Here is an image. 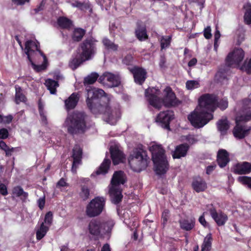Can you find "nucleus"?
Returning a JSON list of instances; mask_svg holds the SVG:
<instances>
[{
    "mask_svg": "<svg viewBox=\"0 0 251 251\" xmlns=\"http://www.w3.org/2000/svg\"><path fill=\"white\" fill-rule=\"evenodd\" d=\"M73 162L72 167V171L75 174L77 169L81 164L82 150L78 145H75L73 151Z\"/></svg>",
    "mask_w": 251,
    "mask_h": 251,
    "instance_id": "16",
    "label": "nucleus"
},
{
    "mask_svg": "<svg viewBox=\"0 0 251 251\" xmlns=\"http://www.w3.org/2000/svg\"><path fill=\"white\" fill-rule=\"evenodd\" d=\"M129 71L133 74L135 82L139 84H142L146 78V72L145 70L137 67H129Z\"/></svg>",
    "mask_w": 251,
    "mask_h": 251,
    "instance_id": "17",
    "label": "nucleus"
},
{
    "mask_svg": "<svg viewBox=\"0 0 251 251\" xmlns=\"http://www.w3.org/2000/svg\"><path fill=\"white\" fill-rule=\"evenodd\" d=\"M239 181L246 184L248 187L251 189V177L246 176H240L238 177Z\"/></svg>",
    "mask_w": 251,
    "mask_h": 251,
    "instance_id": "47",
    "label": "nucleus"
},
{
    "mask_svg": "<svg viewBox=\"0 0 251 251\" xmlns=\"http://www.w3.org/2000/svg\"><path fill=\"white\" fill-rule=\"evenodd\" d=\"M99 75L96 73H92L90 75L85 77L84 80V83L86 84H92L97 80Z\"/></svg>",
    "mask_w": 251,
    "mask_h": 251,
    "instance_id": "37",
    "label": "nucleus"
},
{
    "mask_svg": "<svg viewBox=\"0 0 251 251\" xmlns=\"http://www.w3.org/2000/svg\"><path fill=\"white\" fill-rule=\"evenodd\" d=\"M39 43L36 41L27 40L25 43V51L34 69L40 71L46 68L47 59L39 50Z\"/></svg>",
    "mask_w": 251,
    "mask_h": 251,
    "instance_id": "4",
    "label": "nucleus"
},
{
    "mask_svg": "<svg viewBox=\"0 0 251 251\" xmlns=\"http://www.w3.org/2000/svg\"><path fill=\"white\" fill-rule=\"evenodd\" d=\"M86 90V103L89 108L93 112L98 109L103 114L106 122L110 125L116 124L121 116L119 105L110 106V98L102 89L87 87Z\"/></svg>",
    "mask_w": 251,
    "mask_h": 251,
    "instance_id": "1",
    "label": "nucleus"
},
{
    "mask_svg": "<svg viewBox=\"0 0 251 251\" xmlns=\"http://www.w3.org/2000/svg\"><path fill=\"white\" fill-rule=\"evenodd\" d=\"M57 23L60 27L64 28L70 27L72 24L71 21L65 17H60L58 19Z\"/></svg>",
    "mask_w": 251,
    "mask_h": 251,
    "instance_id": "39",
    "label": "nucleus"
},
{
    "mask_svg": "<svg viewBox=\"0 0 251 251\" xmlns=\"http://www.w3.org/2000/svg\"><path fill=\"white\" fill-rule=\"evenodd\" d=\"M97 41L92 37L87 38L80 45L81 55L87 60L91 59L96 52V43Z\"/></svg>",
    "mask_w": 251,
    "mask_h": 251,
    "instance_id": "12",
    "label": "nucleus"
},
{
    "mask_svg": "<svg viewBox=\"0 0 251 251\" xmlns=\"http://www.w3.org/2000/svg\"><path fill=\"white\" fill-rule=\"evenodd\" d=\"M86 31L82 28H75L73 31L72 38L73 40L78 42L82 39Z\"/></svg>",
    "mask_w": 251,
    "mask_h": 251,
    "instance_id": "31",
    "label": "nucleus"
},
{
    "mask_svg": "<svg viewBox=\"0 0 251 251\" xmlns=\"http://www.w3.org/2000/svg\"><path fill=\"white\" fill-rule=\"evenodd\" d=\"M128 160L130 168L134 172H140L147 167L149 157L145 151L136 149L130 154Z\"/></svg>",
    "mask_w": 251,
    "mask_h": 251,
    "instance_id": "7",
    "label": "nucleus"
},
{
    "mask_svg": "<svg viewBox=\"0 0 251 251\" xmlns=\"http://www.w3.org/2000/svg\"><path fill=\"white\" fill-rule=\"evenodd\" d=\"M52 221V213L51 212H48L45 215L44 224H48L50 226Z\"/></svg>",
    "mask_w": 251,
    "mask_h": 251,
    "instance_id": "48",
    "label": "nucleus"
},
{
    "mask_svg": "<svg viewBox=\"0 0 251 251\" xmlns=\"http://www.w3.org/2000/svg\"><path fill=\"white\" fill-rule=\"evenodd\" d=\"M251 171V163L244 162L238 164L234 168V172L237 174H247Z\"/></svg>",
    "mask_w": 251,
    "mask_h": 251,
    "instance_id": "22",
    "label": "nucleus"
},
{
    "mask_svg": "<svg viewBox=\"0 0 251 251\" xmlns=\"http://www.w3.org/2000/svg\"><path fill=\"white\" fill-rule=\"evenodd\" d=\"M244 8L245 10L244 14V20L245 23L250 25L251 24V3H247L244 6Z\"/></svg>",
    "mask_w": 251,
    "mask_h": 251,
    "instance_id": "33",
    "label": "nucleus"
},
{
    "mask_svg": "<svg viewBox=\"0 0 251 251\" xmlns=\"http://www.w3.org/2000/svg\"><path fill=\"white\" fill-rule=\"evenodd\" d=\"M72 6L74 7H77L80 10L87 9L89 8V5L88 3L81 2L79 1H75L71 3Z\"/></svg>",
    "mask_w": 251,
    "mask_h": 251,
    "instance_id": "43",
    "label": "nucleus"
},
{
    "mask_svg": "<svg viewBox=\"0 0 251 251\" xmlns=\"http://www.w3.org/2000/svg\"><path fill=\"white\" fill-rule=\"evenodd\" d=\"M110 160L108 159H104L99 168L97 170V175L105 174L107 173L110 164Z\"/></svg>",
    "mask_w": 251,
    "mask_h": 251,
    "instance_id": "30",
    "label": "nucleus"
},
{
    "mask_svg": "<svg viewBox=\"0 0 251 251\" xmlns=\"http://www.w3.org/2000/svg\"><path fill=\"white\" fill-rule=\"evenodd\" d=\"M38 107H39V110L40 112V115L42 116H44V104L42 103V102L39 100L38 103Z\"/></svg>",
    "mask_w": 251,
    "mask_h": 251,
    "instance_id": "61",
    "label": "nucleus"
},
{
    "mask_svg": "<svg viewBox=\"0 0 251 251\" xmlns=\"http://www.w3.org/2000/svg\"><path fill=\"white\" fill-rule=\"evenodd\" d=\"M165 63H166V59L164 56H161L160 57V61H159V66L161 68H164L165 67Z\"/></svg>",
    "mask_w": 251,
    "mask_h": 251,
    "instance_id": "62",
    "label": "nucleus"
},
{
    "mask_svg": "<svg viewBox=\"0 0 251 251\" xmlns=\"http://www.w3.org/2000/svg\"><path fill=\"white\" fill-rule=\"evenodd\" d=\"M136 35L140 41H143L148 38L146 29L145 27H138L135 31Z\"/></svg>",
    "mask_w": 251,
    "mask_h": 251,
    "instance_id": "36",
    "label": "nucleus"
},
{
    "mask_svg": "<svg viewBox=\"0 0 251 251\" xmlns=\"http://www.w3.org/2000/svg\"><path fill=\"white\" fill-rule=\"evenodd\" d=\"M67 186H68V184L63 178H61L56 184V186L57 187H65Z\"/></svg>",
    "mask_w": 251,
    "mask_h": 251,
    "instance_id": "57",
    "label": "nucleus"
},
{
    "mask_svg": "<svg viewBox=\"0 0 251 251\" xmlns=\"http://www.w3.org/2000/svg\"><path fill=\"white\" fill-rule=\"evenodd\" d=\"M90 195V190L85 185H82L81 187V191L79 193V196L84 201L89 198Z\"/></svg>",
    "mask_w": 251,
    "mask_h": 251,
    "instance_id": "40",
    "label": "nucleus"
},
{
    "mask_svg": "<svg viewBox=\"0 0 251 251\" xmlns=\"http://www.w3.org/2000/svg\"><path fill=\"white\" fill-rule=\"evenodd\" d=\"M210 213L212 218L219 226L225 225L227 220L226 215L222 212L217 213L214 209H210Z\"/></svg>",
    "mask_w": 251,
    "mask_h": 251,
    "instance_id": "19",
    "label": "nucleus"
},
{
    "mask_svg": "<svg viewBox=\"0 0 251 251\" xmlns=\"http://www.w3.org/2000/svg\"><path fill=\"white\" fill-rule=\"evenodd\" d=\"M199 221L200 223L204 227H206L208 226V224L207 223L206 221L205 220L204 217V213L200 217L199 219Z\"/></svg>",
    "mask_w": 251,
    "mask_h": 251,
    "instance_id": "60",
    "label": "nucleus"
},
{
    "mask_svg": "<svg viewBox=\"0 0 251 251\" xmlns=\"http://www.w3.org/2000/svg\"><path fill=\"white\" fill-rule=\"evenodd\" d=\"M217 127L222 134H225L229 127L228 121L226 118L220 120L217 123Z\"/></svg>",
    "mask_w": 251,
    "mask_h": 251,
    "instance_id": "29",
    "label": "nucleus"
},
{
    "mask_svg": "<svg viewBox=\"0 0 251 251\" xmlns=\"http://www.w3.org/2000/svg\"><path fill=\"white\" fill-rule=\"evenodd\" d=\"M13 193L17 197L23 196L25 198H26L28 196V194L24 191L23 188L20 186H17L14 188Z\"/></svg>",
    "mask_w": 251,
    "mask_h": 251,
    "instance_id": "42",
    "label": "nucleus"
},
{
    "mask_svg": "<svg viewBox=\"0 0 251 251\" xmlns=\"http://www.w3.org/2000/svg\"><path fill=\"white\" fill-rule=\"evenodd\" d=\"M211 27L209 26H207L203 31V35L204 37L206 39H210L211 37Z\"/></svg>",
    "mask_w": 251,
    "mask_h": 251,
    "instance_id": "50",
    "label": "nucleus"
},
{
    "mask_svg": "<svg viewBox=\"0 0 251 251\" xmlns=\"http://www.w3.org/2000/svg\"><path fill=\"white\" fill-rule=\"evenodd\" d=\"M0 193L3 196H6L8 194L6 185L2 183H0Z\"/></svg>",
    "mask_w": 251,
    "mask_h": 251,
    "instance_id": "54",
    "label": "nucleus"
},
{
    "mask_svg": "<svg viewBox=\"0 0 251 251\" xmlns=\"http://www.w3.org/2000/svg\"><path fill=\"white\" fill-rule=\"evenodd\" d=\"M174 118V112L170 110L162 111L158 114L156 118V122L166 129H170V122Z\"/></svg>",
    "mask_w": 251,
    "mask_h": 251,
    "instance_id": "15",
    "label": "nucleus"
},
{
    "mask_svg": "<svg viewBox=\"0 0 251 251\" xmlns=\"http://www.w3.org/2000/svg\"><path fill=\"white\" fill-rule=\"evenodd\" d=\"M217 97L205 94L199 99V106L190 114L188 119L196 128H201L213 119L212 114L217 108Z\"/></svg>",
    "mask_w": 251,
    "mask_h": 251,
    "instance_id": "2",
    "label": "nucleus"
},
{
    "mask_svg": "<svg viewBox=\"0 0 251 251\" xmlns=\"http://www.w3.org/2000/svg\"><path fill=\"white\" fill-rule=\"evenodd\" d=\"M152 159L154 164L155 171L158 175H163L168 169V163L165 154V150L161 145L153 143L150 147Z\"/></svg>",
    "mask_w": 251,
    "mask_h": 251,
    "instance_id": "5",
    "label": "nucleus"
},
{
    "mask_svg": "<svg viewBox=\"0 0 251 251\" xmlns=\"http://www.w3.org/2000/svg\"><path fill=\"white\" fill-rule=\"evenodd\" d=\"M114 225L113 221H109L104 223L99 220H93L90 222L88 229L92 235L97 238L103 234H107L109 236Z\"/></svg>",
    "mask_w": 251,
    "mask_h": 251,
    "instance_id": "9",
    "label": "nucleus"
},
{
    "mask_svg": "<svg viewBox=\"0 0 251 251\" xmlns=\"http://www.w3.org/2000/svg\"><path fill=\"white\" fill-rule=\"evenodd\" d=\"M86 116L82 112H75L68 117L64 126L68 128V131L71 133L83 131L86 127Z\"/></svg>",
    "mask_w": 251,
    "mask_h": 251,
    "instance_id": "8",
    "label": "nucleus"
},
{
    "mask_svg": "<svg viewBox=\"0 0 251 251\" xmlns=\"http://www.w3.org/2000/svg\"><path fill=\"white\" fill-rule=\"evenodd\" d=\"M192 186L194 190L198 193L204 191L207 188L205 181L199 177L194 179Z\"/></svg>",
    "mask_w": 251,
    "mask_h": 251,
    "instance_id": "21",
    "label": "nucleus"
},
{
    "mask_svg": "<svg viewBox=\"0 0 251 251\" xmlns=\"http://www.w3.org/2000/svg\"><path fill=\"white\" fill-rule=\"evenodd\" d=\"M171 36H162L160 39L161 48L162 50L168 48L171 43Z\"/></svg>",
    "mask_w": 251,
    "mask_h": 251,
    "instance_id": "41",
    "label": "nucleus"
},
{
    "mask_svg": "<svg viewBox=\"0 0 251 251\" xmlns=\"http://www.w3.org/2000/svg\"><path fill=\"white\" fill-rule=\"evenodd\" d=\"M102 6H109L111 3V0H97Z\"/></svg>",
    "mask_w": 251,
    "mask_h": 251,
    "instance_id": "58",
    "label": "nucleus"
},
{
    "mask_svg": "<svg viewBox=\"0 0 251 251\" xmlns=\"http://www.w3.org/2000/svg\"><path fill=\"white\" fill-rule=\"evenodd\" d=\"M217 107H219L221 109L225 110L228 106V101L227 99L224 98L219 101L218 99L217 98Z\"/></svg>",
    "mask_w": 251,
    "mask_h": 251,
    "instance_id": "45",
    "label": "nucleus"
},
{
    "mask_svg": "<svg viewBox=\"0 0 251 251\" xmlns=\"http://www.w3.org/2000/svg\"><path fill=\"white\" fill-rule=\"evenodd\" d=\"M145 97L151 106L159 109L162 105L166 106H174L177 103L175 93L170 87H166L163 92V97L160 91L156 88H149L145 91Z\"/></svg>",
    "mask_w": 251,
    "mask_h": 251,
    "instance_id": "3",
    "label": "nucleus"
},
{
    "mask_svg": "<svg viewBox=\"0 0 251 251\" xmlns=\"http://www.w3.org/2000/svg\"><path fill=\"white\" fill-rule=\"evenodd\" d=\"M179 223L180 227L182 229L186 231H189L191 230L194 227L195 219H184L180 221Z\"/></svg>",
    "mask_w": 251,
    "mask_h": 251,
    "instance_id": "27",
    "label": "nucleus"
},
{
    "mask_svg": "<svg viewBox=\"0 0 251 251\" xmlns=\"http://www.w3.org/2000/svg\"><path fill=\"white\" fill-rule=\"evenodd\" d=\"M13 118V116L11 115L3 116L2 123L9 124L12 121Z\"/></svg>",
    "mask_w": 251,
    "mask_h": 251,
    "instance_id": "56",
    "label": "nucleus"
},
{
    "mask_svg": "<svg viewBox=\"0 0 251 251\" xmlns=\"http://www.w3.org/2000/svg\"><path fill=\"white\" fill-rule=\"evenodd\" d=\"M169 217V211L168 210H165L162 214V219L163 221V224L165 225L167 222Z\"/></svg>",
    "mask_w": 251,
    "mask_h": 251,
    "instance_id": "51",
    "label": "nucleus"
},
{
    "mask_svg": "<svg viewBox=\"0 0 251 251\" xmlns=\"http://www.w3.org/2000/svg\"><path fill=\"white\" fill-rule=\"evenodd\" d=\"M102 42L105 48L107 50H112L113 51H116L118 50V45L114 44L106 37L103 38Z\"/></svg>",
    "mask_w": 251,
    "mask_h": 251,
    "instance_id": "35",
    "label": "nucleus"
},
{
    "mask_svg": "<svg viewBox=\"0 0 251 251\" xmlns=\"http://www.w3.org/2000/svg\"><path fill=\"white\" fill-rule=\"evenodd\" d=\"M212 240V238L211 234H208L204 239L203 244L201 246V251H209L211 247Z\"/></svg>",
    "mask_w": 251,
    "mask_h": 251,
    "instance_id": "32",
    "label": "nucleus"
},
{
    "mask_svg": "<svg viewBox=\"0 0 251 251\" xmlns=\"http://www.w3.org/2000/svg\"><path fill=\"white\" fill-rule=\"evenodd\" d=\"M15 149L14 148H10L9 147L7 148V150H5V154L6 156H9L12 155V152L14 151Z\"/></svg>",
    "mask_w": 251,
    "mask_h": 251,
    "instance_id": "63",
    "label": "nucleus"
},
{
    "mask_svg": "<svg viewBox=\"0 0 251 251\" xmlns=\"http://www.w3.org/2000/svg\"><path fill=\"white\" fill-rule=\"evenodd\" d=\"M241 69L245 71L248 74H251V58L249 60H246Z\"/></svg>",
    "mask_w": 251,
    "mask_h": 251,
    "instance_id": "46",
    "label": "nucleus"
},
{
    "mask_svg": "<svg viewBox=\"0 0 251 251\" xmlns=\"http://www.w3.org/2000/svg\"><path fill=\"white\" fill-rule=\"evenodd\" d=\"M105 201V198L103 197H97L92 199L86 206V215L89 217L100 215L104 209Z\"/></svg>",
    "mask_w": 251,
    "mask_h": 251,
    "instance_id": "10",
    "label": "nucleus"
},
{
    "mask_svg": "<svg viewBox=\"0 0 251 251\" xmlns=\"http://www.w3.org/2000/svg\"><path fill=\"white\" fill-rule=\"evenodd\" d=\"M200 86V84L196 80H188L186 83V87L188 90H193Z\"/></svg>",
    "mask_w": 251,
    "mask_h": 251,
    "instance_id": "44",
    "label": "nucleus"
},
{
    "mask_svg": "<svg viewBox=\"0 0 251 251\" xmlns=\"http://www.w3.org/2000/svg\"><path fill=\"white\" fill-rule=\"evenodd\" d=\"M125 182V175L123 171H119L114 173L111 180V186L109 191L113 203L117 204L121 201L123 195L121 185L124 184Z\"/></svg>",
    "mask_w": 251,
    "mask_h": 251,
    "instance_id": "6",
    "label": "nucleus"
},
{
    "mask_svg": "<svg viewBox=\"0 0 251 251\" xmlns=\"http://www.w3.org/2000/svg\"><path fill=\"white\" fill-rule=\"evenodd\" d=\"M9 133L7 129L2 128L0 129V139H5L8 137Z\"/></svg>",
    "mask_w": 251,
    "mask_h": 251,
    "instance_id": "49",
    "label": "nucleus"
},
{
    "mask_svg": "<svg viewBox=\"0 0 251 251\" xmlns=\"http://www.w3.org/2000/svg\"><path fill=\"white\" fill-rule=\"evenodd\" d=\"M238 104L241 110L237 115H243L248 111L251 112V110H250L251 108V100L250 99H245L240 102Z\"/></svg>",
    "mask_w": 251,
    "mask_h": 251,
    "instance_id": "24",
    "label": "nucleus"
},
{
    "mask_svg": "<svg viewBox=\"0 0 251 251\" xmlns=\"http://www.w3.org/2000/svg\"><path fill=\"white\" fill-rule=\"evenodd\" d=\"M215 165L208 166L206 168V174L208 175L212 173V172L215 169Z\"/></svg>",
    "mask_w": 251,
    "mask_h": 251,
    "instance_id": "64",
    "label": "nucleus"
},
{
    "mask_svg": "<svg viewBox=\"0 0 251 251\" xmlns=\"http://www.w3.org/2000/svg\"><path fill=\"white\" fill-rule=\"evenodd\" d=\"M133 60V57L131 55H127L123 60V62L127 65H130Z\"/></svg>",
    "mask_w": 251,
    "mask_h": 251,
    "instance_id": "53",
    "label": "nucleus"
},
{
    "mask_svg": "<svg viewBox=\"0 0 251 251\" xmlns=\"http://www.w3.org/2000/svg\"><path fill=\"white\" fill-rule=\"evenodd\" d=\"M37 202L39 208L41 209H42L44 208L45 203V197L44 196L42 198H39Z\"/></svg>",
    "mask_w": 251,
    "mask_h": 251,
    "instance_id": "55",
    "label": "nucleus"
},
{
    "mask_svg": "<svg viewBox=\"0 0 251 251\" xmlns=\"http://www.w3.org/2000/svg\"><path fill=\"white\" fill-rule=\"evenodd\" d=\"M245 57V52L241 48H235L228 54L226 63L228 65H238Z\"/></svg>",
    "mask_w": 251,
    "mask_h": 251,
    "instance_id": "13",
    "label": "nucleus"
},
{
    "mask_svg": "<svg viewBox=\"0 0 251 251\" xmlns=\"http://www.w3.org/2000/svg\"><path fill=\"white\" fill-rule=\"evenodd\" d=\"M45 84L51 94L54 95L56 94V89L59 86L57 81L51 79H48L45 81Z\"/></svg>",
    "mask_w": 251,
    "mask_h": 251,
    "instance_id": "26",
    "label": "nucleus"
},
{
    "mask_svg": "<svg viewBox=\"0 0 251 251\" xmlns=\"http://www.w3.org/2000/svg\"><path fill=\"white\" fill-rule=\"evenodd\" d=\"M99 81L103 85L110 87H116L120 83V77L118 75L106 72L99 77Z\"/></svg>",
    "mask_w": 251,
    "mask_h": 251,
    "instance_id": "14",
    "label": "nucleus"
},
{
    "mask_svg": "<svg viewBox=\"0 0 251 251\" xmlns=\"http://www.w3.org/2000/svg\"><path fill=\"white\" fill-rule=\"evenodd\" d=\"M111 158L114 165L122 163L125 160V156L123 152L116 147L110 150Z\"/></svg>",
    "mask_w": 251,
    "mask_h": 251,
    "instance_id": "18",
    "label": "nucleus"
},
{
    "mask_svg": "<svg viewBox=\"0 0 251 251\" xmlns=\"http://www.w3.org/2000/svg\"><path fill=\"white\" fill-rule=\"evenodd\" d=\"M229 161V154L227 151L224 149L220 150L217 154V162L220 167H225Z\"/></svg>",
    "mask_w": 251,
    "mask_h": 251,
    "instance_id": "20",
    "label": "nucleus"
},
{
    "mask_svg": "<svg viewBox=\"0 0 251 251\" xmlns=\"http://www.w3.org/2000/svg\"><path fill=\"white\" fill-rule=\"evenodd\" d=\"M189 146L185 144L177 146L173 154L174 158H180L185 156L187 152Z\"/></svg>",
    "mask_w": 251,
    "mask_h": 251,
    "instance_id": "23",
    "label": "nucleus"
},
{
    "mask_svg": "<svg viewBox=\"0 0 251 251\" xmlns=\"http://www.w3.org/2000/svg\"><path fill=\"white\" fill-rule=\"evenodd\" d=\"M26 98L25 95L21 92V89L20 87H16L15 102L17 104L21 102H25Z\"/></svg>",
    "mask_w": 251,
    "mask_h": 251,
    "instance_id": "38",
    "label": "nucleus"
},
{
    "mask_svg": "<svg viewBox=\"0 0 251 251\" xmlns=\"http://www.w3.org/2000/svg\"><path fill=\"white\" fill-rule=\"evenodd\" d=\"M185 140H186L190 144H193L195 143L197 140L194 135H188L184 137Z\"/></svg>",
    "mask_w": 251,
    "mask_h": 251,
    "instance_id": "52",
    "label": "nucleus"
},
{
    "mask_svg": "<svg viewBox=\"0 0 251 251\" xmlns=\"http://www.w3.org/2000/svg\"><path fill=\"white\" fill-rule=\"evenodd\" d=\"M251 120V112H247L241 115H237L236 117V126L233 130L234 136L237 138H243L248 134L250 129H245L241 125V123H246Z\"/></svg>",
    "mask_w": 251,
    "mask_h": 251,
    "instance_id": "11",
    "label": "nucleus"
},
{
    "mask_svg": "<svg viewBox=\"0 0 251 251\" xmlns=\"http://www.w3.org/2000/svg\"><path fill=\"white\" fill-rule=\"evenodd\" d=\"M48 230L49 227L42 223L40 228L36 231V239L38 240L42 239L45 236Z\"/></svg>",
    "mask_w": 251,
    "mask_h": 251,
    "instance_id": "34",
    "label": "nucleus"
},
{
    "mask_svg": "<svg viewBox=\"0 0 251 251\" xmlns=\"http://www.w3.org/2000/svg\"><path fill=\"white\" fill-rule=\"evenodd\" d=\"M77 95L75 93H73L68 99L65 100L66 108L70 110L74 108L78 100Z\"/></svg>",
    "mask_w": 251,
    "mask_h": 251,
    "instance_id": "25",
    "label": "nucleus"
},
{
    "mask_svg": "<svg viewBox=\"0 0 251 251\" xmlns=\"http://www.w3.org/2000/svg\"><path fill=\"white\" fill-rule=\"evenodd\" d=\"M86 60H87L84 59V57L79 54L78 57H76L70 61L69 66L73 70H75L83 62Z\"/></svg>",
    "mask_w": 251,
    "mask_h": 251,
    "instance_id": "28",
    "label": "nucleus"
},
{
    "mask_svg": "<svg viewBox=\"0 0 251 251\" xmlns=\"http://www.w3.org/2000/svg\"><path fill=\"white\" fill-rule=\"evenodd\" d=\"M221 34L219 30H216L214 35V48H216L217 43L220 38Z\"/></svg>",
    "mask_w": 251,
    "mask_h": 251,
    "instance_id": "59",
    "label": "nucleus"
}]
</instances>
